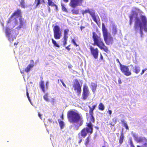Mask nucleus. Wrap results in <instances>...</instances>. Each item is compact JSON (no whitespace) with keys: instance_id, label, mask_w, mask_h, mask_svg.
<instances>
[{"instance_id":"1","label":"nucleus","mask_w":147,"mask_h":147,"mask_svg":"<svg viewBox=\"0 0 147 147\" xmlns=\"http://www.w3.org/2000/svg\"><path fill=\"white\" fill-rule=\"evenodd\" d=\"M67 117L69 123L74 124V130H78L79 127L83 124L84 120L82 115L72 109L67 112Z\"/></svg>"},{"instance_id":"2","label":"nucleus","mask_w":147,"mask_h":147,"mask_svg":"<svg viewBox=\"0 0 147 147\" xmlns=\"http://www.w3.org/2000/svg\"><path fill=\"white\" fill-rule=\"evenodd\" d=\"M92 38L94 41L93 45L94 46H97L100 49L103 50L107 53L109 52L110 51L108 47L104 43L101 36L98 35L94 32H92Z\"/></svg>"},{"instance_id":"3","label":"nucleus","mask_w":147,"mask_h":147,"mask_svg":"<svg viewBox=\"0 0 147 147\" xmlns=\"http://www.w3.org/2000/svg\"><path fill=\"white\" fill-rule=\"evenodd\" d=\"M102 31L104 39L106 44L107 45H112L113 43V37L108 32L104 23L102 24Z\"/></svg>"},{"instance_id":"4","label":"nucleus","mask_w":147,"mask_h":147,"mask_svg":"<svg viewBox=\"0 0 147 147\" xmlns=\"http://www.w3.org/2000/svg\"><path fill=\"white\" fill-rule=\"evenodd\" d=\"M86 127L83 128L79 133L78 134V138H85L87 135L88 134H91L93 131V127H92L91 123L87 124Z\"/></svg>"},{"instance_id":"5","label":"nucleus","mask_w":147,"mask_h":147,"mask_svg":"<svg viewBox=\"0 0 147 147\" xmlns=\"http://www.w3.org/2000/svg\"><path fill=\"white\" fill-rule=\"evenodd\" d=\"M116 61L120 65V68L121 71L125 75L129 76L131 74V72L129 70L128 66L121 64L118 59H116Z\"/></svg>"},{"instance_id":"6","label":"nucleus","mask_w":147,"mask_h":147,"mask_svg":"<svg viewBox=\"0 0 147 147\" xmlns=\"http://www.w3.org/2000/svg\"><path fill=\"white\" fill-rule=\"evenodd\" d=\"M53 29L55 38L56 39H60L61 36L60 27L56 25L53 27Z\"/></svg>"},{"instance_id":"7","label":"nucleus","mask_w":147,"mask_h":147,"mask_svg":"<svg viewBox=\"0 0 147 147\" xmlns=\"http://www.w3.org/2000/svg\"><path fill=\"white\" fill-rule=\"evenodd\" d=\"M89 94L90 92L88 86L86 85H84L83 86L82 99L83 100H86L89 96Z\"/></svg>"},{"instance_id":"8","label":"nucleus","mask_w":147,"mask_h":147,"mask_svg":"<svg viewBox=\"0 0 147 147\" xmlns=\"http://www.w3.org/2000/svg\"><path fill=\"white\" fill-rule=\"evenodd\" d=\"M73 87L74 90L76 91L78 95H80L82 91L81 86L78 80L77 79L74 80V83L73 84Z\"/></svg>"},{"instance_id":"9","label":"nucleus","mask_w":147,"mask_h":147,"mask_svg":"<svg viewBox=\"0 0 147 147\" xmlns=\"http://www.w3.org/2000/svg\"><path fill=\"white\" fill-rule=\"evenodd\" d=\"M138 27H139L140 28V36L141 37H142L143 34L142 32L143 24L140 20L139 18H137L136 19V20L135 21V22L134 28L135 29L137 30Z\"/></svg>"},{"instance_id":"10","label":"nucleus","mask_w":147,"mask_h":147,"mask_svg":"<svg viewBox=\"0 0 147 147\" xmlns=\"http://www.w3.org/2000/svg\"><path fill=\"white\" fill-rule=\"evenodd\" d=\"M83 2V0H70L69 5L71 7H76L82 5Z\"/></svg>"},{"instance_id":"11","label":"nucleus","mask_w":147,"mask_h":147,"mask_svg":"<svg viewBox=\"0 0 147 147\" xmlns=\"http://www.w3.org/2000/svg\"><path fill=\"white\" fill-rule=\"evenodd\" d=\"M90 49L91 53L94 57L95 59H97L99 53V50L98 49L96 48H94L91 46L90 47Z\"/></svg>"},{"instance_id":"12","label":"nucleus","mask_w":147,"mask_h":147,"mask_svg":"<svg viewBox=\"0 0 147 147\" xmlns=\"http://www.w3.org/2000/svg\"><path fill=\"white\" fill-rule=\"evenodd\" d=\"M89 116L88 115V113H86V118L88 121H89V123H86V126H87L88 123H90L92 125V127H93V125L92 123H94L95 122V119L93 116V113H89Z\"/></svg>"},{"instance_id":"13","label":"nucleus","mask_w":147,"mask_h":147,"mask_svg":"<svg viewBox=\"0 0 147 147\" xmlns=\"http://www.w3.org/2000/svg\"><path fill=\"white\" fill-rule=\"evenodd\" d=\"M41 81L40 83V87L42 91L45 93V90H47L48 88V82H47L45 84V87L44 86V82L42 81L43 78L42 77H41Z\"/></svg>"},{"instance_id":"14","label":"nucleus","mask_w":147,"mask_h":147,"mask_svg":"<svg viewBox=\"0 0 147 147\" xmlns=\"http://www.w3.org/2000/svg\"><path fill=\"white\" fill-rule=\"evenodd\" d=\"M140 18L144 27V30L146 32H147V21L146 18L145 16L142 15L140 16Z\"/></svg>"},{"instance_id":"15","label":"nucleus","mask_w":147,"mask_h":147,"mask_svg":"<svg viewBox=\"0 0 147 147\" xmlns=\"http://www.w3.org/2000/svg\"><path fill=\"white\" fill-rule=\"evenodd\" d=\"M69 31V30L68 29H65L64 30V35L63 38V45L64 46H65L67 44V41L68 38L67 35Z\"/></svg>"},{"instance_id":"16","label":"nucleus","mask_w":147,"mask_h":147,"mask_svg":"<svg viewBox=\"0 0 147 147\" xmlns=\"http://www.w3.org/2000/svg\"><path fill=\"white\" fill-rule=\"evenodd\" d=\"M137 142L139 143H143V147H147V139L146 138L144 137H139Z\"/></svg>"},{"instance_id":"17","label":"nucleus","mask_w":147,"mask_h":147,"mask_svg":"<svg viewBox=\"0 0 147 147\" xmlns=\"http://www.w3.org/2000/svg\"><path fill=\"white\" fill-rule=\"evenodd\" d=\"M30 62V63L29 64L25 69V71L27 73H28L34 65V61L33 60H31Z\"/></svg>"},{"instance_id":"18","label":"nucleus","mask_w":147,"mask_h":147,"mask_svg":"<svg viewBox=\"0 0 147 147\" xmlns=\"http://www.w3.org/2000/svg\"><path fill=\"white\" fill-rule=\"evenodd\" d=\"M13 16H16L17 18L19 17L21 18L22 16L21 10L19 9H17L11 15V17H13Z\"/></svg>"},{"instance_id":"19","label":"nucleus","mask_w":147,"mask_h":147,"mask_svg":"<svg viewBox=\"0 0 147 147\" xmlns=\"http://www.w3.org/2000/svg\"><path fill=\"white\" fill-rule=\"evenodd\" d=\"M130 18V21L131 22L134 18H136V20L138 18V13L134 11H132L131 15L129 16Z\"/></svg>"},{"instance_id":"20","label":"nucleus","mask_w":147,"mask_h":147,"mask_svg":"<svg viewBox=\"0 0 147 147\" xmlns=\"http://www.w3.org/2000/svg\"><path fill=\"white\" fill-rule=\"evenodd\" d=\"M19 20L20 25L18 28L20 29L23 27L24 25L25 24L26 21L24 20V18H20Z\"/></svg>"},{"instance_id":"21","label":"nucleus","mask_w":147,"mask_h":147,"mask_svg":"<svg viewBox=\"0 0 147 147\" xmlns=\"http://www.w3.org/2000/svg\"><path fill=\"white\" fill-rule=\"evenodd\" d=\"M11 30L9 28H6L5 30V33L7 36L8 37L9 40H11L10 38V35L11 34Z\"/></svg>"},{"instance_id":"22","label":"nucleus","mask_w":147,"mask_h":147,"mask_svg":"<svg viewBox=\"0 0 147 147\" xmlns=\"http://www.w3.org/2000/svg\"><path fill=\"white\" fill-rule=\"evenodd\" d=\"M91 140V136L90 135H89L85 139L84 142V144L86 147H88V145L90 142Z\"/></svg>"},{"instance_id":"23","label":"nucleus","mask_w":147,"mask_h":147,"mask_svg":"<svg viewBox=\"0 0 147 147\" xmlns=\"http://www.w3.org/2000/svg\"><path fill=\"white\" fill-rule=\"evenodd\" d=\"M48 4L49 6H51V7H55L56 9L57 10L58 8L57 6L52 1V0H47Z\"/></svg>"},{"instance_id":"24","label":"nucleus","mask_w":147,"mask_h":147,"mask_svg":"<svg viewBox=\"0 0 147 147\" xmlns=\"http://www.w3.org/2000/svg\"><path fill=\"white\" fill-rule=\"evenodd\" d=\"M140 70V67L137 65L135 66L133 69V71L136 74H138Z\"/></svg>"},{"instance_id":"25","label":"nucleus","mask_w":147,"mask_h":147,"mask_svg":"<svg viewBox=\"0 0 147 147\" xmlns=\"http://www.w3.org/2000/svg\"><path fill=\"white\" fill-rule=\"evenodd\" d=\"M97 86V84L95 83L92 82L91 83V89L93 92H95L96 90Z\"/></svg>"},{"instance_id":"26","label":"nucleus","mask_w":147,"mask_h":147,"mask_svg":"<svg viewBox=\"0 0 147 147\" xmlns=\"http://www.w3.org/2000/svg\"><path fill=\"white\" fill-rule=\"evenodd\" d=\"M124 138V134L123 132L122 131L121 133V136L119 138V143L120 144H121L123 142Z\"/></svg>"},{"instance_id":"27","label":"nucleus","mask_w":147,"mask_h":147,"mask_svg":"<svg viewBox=\"0 0 147 147\" xmlns=\"http://www.w3.org/2000/svg\"><path fill=\"white\" fill-rule=\"evenodd\" d=\"M74 8L72 9L71 11L72 14L73 15H78L79 13V10L78 9L74 8L75 7H73Z\"/></svg>"},{"instance_id":"28","label":"nucleus","mask_w":147,"mask_h":147,"mask_svg":"<svg viewBox=\"0 0 147 147\" xmlns=\"http://www.w3.org/2000/svg\"><path fill=\"white\" fill-rule=\"evenodd\" d=\"M117 121V119L116 118H114L112 119L111 121L110 122L109 125L114 126L116 124Z\"/></svg>"},{"instance_id":"29","label":"nucleus","mask_w":147,"mask_h":147,"mask_svg":"<svg viewBox=\"0 0 147 147\" xmlns=\"http://www.w3.org/2000/svg\"><path fill=\"white\" fill-rule=\"evenodd\" d=\"M97 106L96 105H94L92 106V107H91L90 106H88V107L89 109V113H93V111L95 109Z\"/></svg>"},{"instance_id":"30","label":"nucleus","mask_w":147,"mask_h":147,"mask_svg":"<svg viewBox=\"0 0 147 147\" xmlns=\"http://www.w3.org/2000/svg\"><path fill=\"white\" fill-rule=\"evenodd\" d=\"M34 3L36 4V7L38 6L41 3H45L44 0H35Z\"/></svg>"},{"instance_id":"31","label":"nucleus","mask_w":147,"mask_h":147,"mask_svg":"<svg viewBox=\"0 0 147 147\" xmlns=\"http://www.w3.org/2000/svg\"><path fill=\"white\" fill-rule=\"evenodd\" d=\"M117 32V28L116 26H113L112 27V34L115 35H116Z\"/></svg>"},{"instance_id":"32","label":"nucleus","mask_w":147,"mask_h":147,"mask_svg":"<svg viewBox=\"0 0 147 147\" xmlns=\"http://www.w3.org/2000/svg\"><path fill=\"white\" fill-rule=\"evenodd\" d=\"M93 20L97 24L98 26H100V20L99 19L98 20H97L96 16L92 18Z\"/></svg>"},{"instance_id":"33","label":"nucleus","mask_w":147,"mask_h":147,"mask_svg":"<svg viewBox=\"0 0 147 147\" xmlns=\"http://www.w3.org/2000/svg\"><path fill=\"white\" fill-rule=\"evenodd\" d=\"M98 108L99 110L103 111L105 109V106L102 103H100L98 106Z\"/></svg>"},{"instance_id":"34","label":"nucleus","mask_w":147,"mask_h":147,"mask_svg":"<svg viewBox=\"0 0 147 147\" xmlns=\"http://www.w3.org/2000/svg\"><path fill=\"white\" fill-rule=\"evenodd\" d=\"M20 3L22 7L24 8L26 7L24 0H21L20 1Z\"/></svg>"},{"instance_id":"35","label":"nucleus","mask_w":147,"mask_h":147,"mask_svg":"<svg viewBox=\"0 0 147 147\" xmlns=\"http://www.w3.org/2000/svg\"><path fill=\"white\" fill-rule=\"evenodd\" d=\"M52 41L53 44L55 47L58 48H59L60 47V46L59 45L53 38L52 39Z\"/></svg>"},{"instance_id":"36","label":"nucleus","mask_w":147,"mask_h":147,"mask_svg":"<svg viewBox=\"0 0 147 147\" xmlns=\"http://www.w3.org/2000/svg\"><path fill=\"white\" fill-rule=\"evenodd\" d=\"M59 126L61 129H62L64 127L65 124L63 121H60L59 122Z\"/></svg>"},{"instance_id":"37","label":"nucleus","mask_w":147,"mask_h":147,"mask_svg":"<svg viewBox=\"0 0 147 147\" xmlns=\"http://www.w3.org/2000/svg\"><path fill=\"white\" fill-rule=\"evenodd\" d=\"M121 123L123 124L125 127L127 129H129V127L126 123L125 122V121L124 120H122L121 121Z\"/></svg>"},{"instance_id":"38","label":"nucleus","mask_w":147,"mask_h":147,"mask_svg":"<svg viewBox=\"0 0 147 147\" xmlns=\"http://www.w3.org/2000/svg\"><path fill=\"white\" fill-rule=\"evenodd\" d=\"M43 98L46 101H49L48 96V94L47 93L45 94L43 96Z\"/></svg>"},{"instance_id":"39","label":"nucleus","mask_w":147,"mask_h":147,"mask_svg":"<svg viewBox=\"0 0 147 147\" xmlns=\"http://www.w3.org/2000/svg\"><path fill=\"white\" fill-rule=\"evenodd\" d=\"M12 18L13 17H11V16L10 17V18L7 21V25H8V24L9 23H10L13 20L12 19Z\"/></svg>"},{"instance_id":"40","label":"nucleus","mask_w":147,"mask_h":147,"mask_svg":"<svg viewBox=\"0 0 147 147\" xmlns=\"http://www.w3.org/2000/svg\"><path fill=\"white\" fill-rule=\"evenodd\" d=\"M71 42L73 43L75 47H77V46H79V45L76 43L75 40L74 39H72L71 40Z\"/></svg>"},{"instance_id":"41","label":"nucleus","mask_w":147,"mask_h":147,"mask_svg":"<svg viewBox=\"0 0 147 147\" xmlns=\"http://www.w3.org/2000/svg\"><path fill=\"white\" fill-rule=\"evenodd\" d=\"M90 11L88 9H85L84 11H83L82 13V14L84 16L85 13H89V12H90Z\"/></svg>"},{"instance_id":"42","label":"nucleus","mask_w":147,"mask_h":147,"mask_svg":"<svg viewBox=\"0 0 147 147\" xmlns=\"http://www.w3.org/2000/svg\"><path fill=\"white\" fill-rule=\"evenodd\" d=\"M89 13L91 15V17H92L95 16V13L94 12H92L91 11H90L89 12Z\"/></svg>"},{"instance_id":"43","label":"nucleus","mask_w":147,"mask_h":147,"mask_svg":"<svg viewBox=\"0 0 147 147\" xmlns=\"http://www.w3.org/2000/svg\"><path fill=\"white\" fill-rule=\"evenodd\" d=\"M129 143L131 147H135V146L134 145L131 139L130 140Z\"/></svg>"},{"instance_id":"44","label":"nucleus","mask_w":147,"mask_h":147,"mask_svg":"<svg viewBox=\"0 0 147 147\" xmlns=\"http://www.w3.org/2000/svg\"><path fill=\"white\" fill-rule=\"evenodd\" d=\"M62 10L65 12H67V9L65 8V7L63 5H62Z\"/></svg>"},{"instance_id":"45","label":"nucleus","mask_w":147,"mask_h":147,"mask_svg":"<svg viewBox=\"0 0 147 147\" xmlns=\"http://www.w3.org/2000/svg\"><path fill=\"white\" fill-rule=\"evenodd\" d=\"M60 81H61V82L62 85L65 88H66V86L65 84L64 83V82H63V81L62 79H60Z\"/></svg>"},{"instance_id":"46","label":"nucleus","mask_w":147,"mask_h":147,"mask_svg":"<svg viewBox=\"0 0 147 147\" xmlns=\"http://www.w3.org/2000/svg\"><path fill=\"white\" fill-rule=\"evenodd\" d=\"M60 81H61V82L62 85L65 88H66V86L65 84L64 83V82H63V81L62 79H60Z\"/></svg>"},{"instance_id":"47","label":"nucleus","mask_w":147,"mask_h":147,"mask_svg":"<svg viewBox=\"0 0 147 147\" xmlns=\"http://www.w3.org/2000/svg\"><path fill=\"white\" fill-rule=\"evenodd\" d=\"M60 81H61V82L62 85L65 88H66V86L65 84L64 83V82H63V81L62 79H60Z\"/></svg>"},{"instance_id":"48","label":"nucleus","mask_w":147,"mask_h":147,"mask_svg":"<svg viewBox=\"0 0 147 147\" xmlns=\"http://www.w3.org/2000/svg\"><path fill=\"white\" fill-rule=\"evenodd\" d=\"M147 70V69L146 68H145L144 69L142 70V72H141L140 74L141 75H142L144 73V72Z\"/></svg>"},{"instance_id":"49","label":"nucleus","mask_w":147,"mask_h":147,"mask_svg":"<svg viewBox=\"0 0 147 147\" xmlns=\"http://www.w3.org/2000/svg\"><path fill=\"white\" fill-rule=\"evenodd\" d=\"M26 95L29 100L30 101V98L29 96V93L27 89L26 90Z\"/></svg>"},{"instance_id":"50","label":"nucleus","mask_w":147,"mask_h":147,"mask_svg":"<svg viewBox=\"0 0 147 147\" xmlns=\"http://www.w3.org/2000/svg\"><path fill=\"white\" fill-rule=\"evenodd\" d=\"M70 46V45H69L68 46H67L65 48V49H66L68 51H69L71 49V48L69 47Z\"/></svg>"},{"instance_id":"51","label":"nucleus","mask_w":147,"mask_h":147,"mask_svg":"<svg viewBox=\"0 0 147 147\" xmlns=\"http://www.w3.org/2000/svg\"><path fill=\"white\" fill-rule=\"evenodd\" d=\"M107 113L109 115H111L112 114V111L111 110H109L107 111Z\"/></svg>"},{"instance_id":"52","label":"nucleus","mask_w":147,"mask_h":147,"mask_svg":"<svg viewBox=\"0 0 147 147\" xmlns=\"http://www.w3.org/2000/svg\"><path fill=\"white\" fill-rule=\"evenodd\" d=\"M118 82L119 84H121V83L122 82L121 81V80L120 79V78H119L118 80Z\"/></svg>"},{"instance_id":"53","label":"nucleus","mask_w":147,"mask_h":147,"mask_svg":"<svg viewBox=\"0 0 147 147\" xmlns=\"http://www.w3.org/2000/svg\"><path fill=\"white\" fill-rule=\"evenodd\" d=\"M55 102L54 99H52V100L51 101V103L52 105H54V102Z\"/></svg>"},{"instance_id":"54","label":"nucleus","mask_w":147,"mask_h":147,"mask_svg":"<svg viewBox=\"0 0 147 147\" xmlns=\"http://www.w3.org/2000/svg\"><path fill=\"white\" fill-rule=\"evenodd\" d=\"M100 59L102 60L103 59V57L101 54H100Z\"/></svg>"},{"instance_id":"55","label":"nucleus","mask_w":147,"mask_h":147,"mask_svg":"<svg viewBox=\"0 0 147 147\" xmlns=\"http://www.w3.org/2000/svg\"><path fill=\"white\" fill-rule=\"evenodd\" d=\"M38 115L39 117H40V118L41 119H42V118L41 117V115L39 113H38Z\"/></svg>"},{"instance_id":"56","label":"nucleus","mask_w":147,"mask_h":147,"mask_svg":"<svg viewBox=\"0 0 147 147\" xmlns=\"http://www.w3.org/2000/svg\"><path fill=\"white\" fill-rule=\"evenodd\" d=\"M85 28V27L84 26H81L80 27V29H81V31L82 30V29L83 28Z\"/></svg>"},{"instance_id":"57","label":"nucleus","mask_w":147,"mask_h":147,"mask_svg":"<svg viewBox=\"0 0 147 147\" xmlns=\"http://www.w3.org/2000/svg\"><path fill=\"white\" fill-rule=\"evenodd\" d=\"M82 141V139H80L79 141L78 142V143L80 144Z\"/></svg>"},{"instance_id":"58","label":"nucleus","mask_w":147,"mask_h":147,"mask_svg":"<svg viewBox=\"0 0 147 147\" xmlns=\"http://www.w3.org/2000/svg\"><path fill=\"white\" fill-rule=\"evenodd\" d=\"M61 119H63V114H62L61 116Z\"/></svg>"},{"instance_id":"59","label":"nucleus","mask_w":147,"mask_h":147,"mask_svg":"<svg viewBox=\"0 0 147 147\" xmlns=\"http://www.w3.org/2000/svg\"><path fill=\"white\" fill-rule=\"evenodd\" d=\"M63 1L65 3H67L69 1V0H63Z\"/></svg>"},{"instance_id":"60","label":"nucleus","mask_w":147,"mask_h":147,"mask_svg":"<svg viewBox=\"0 0 147 147\" xmlns=\"http://www.w3.org/2000/svg\"><path fill=\"white\" fill-rule=\"evenodd\" d=\"M48 120L49 121H50L51 122H52V119H48Z\"/></svg>"},{"instance_id":"61","label":"nucleus","mask_w":147,"mask_h":147,"mask_svg":"<svg viewBox=\"0 0 147 147\" xmlns=\"http://www.w3.org/2000/svg\"><path fill=\"white\" fill-rule=\"evenodd\" d=\"M18 44V43H16L15 42V43H14V45H17V44Z\"/></svg>"},{"instance_id":"62","label":"nucleus","mask_w":147,"mask_h":147,"mask_svg":"<svg viewBox=\"0 0 147 147\" xmlns=\"http://www.w3.org/2000/svg\"><path fill=\"white\" fill-rule=\"evenodd\" d=\"M49 12H50V7L49 8Z\"/></svg>"},{"instance_id":"63","label":"nucleus","mask_w":147,"mask_h":147,"mask_svg":"<svg viewBox=\"0 0 147 147\" xmlns=\"http://www.w3.org/2000/svg\"><path fill=\"white\" fill-rule=\"evenodd\" d=\"M102 147H106V146H102Z\"/></svg>"},{"instance_id":"64","label":"nucleus","mask_w":147,"mask_h":147,"mask_svg":"<svg viewBox=\"0 0 147 147\" xmlns=\"http://www.w3.org/2000/svg\"><path fill=\"white\" fill-rule=\"evenodd\" d=\"M130 21V24H131V23L132 22V21L131 22Z\"/></svg>"}]
</instances>
